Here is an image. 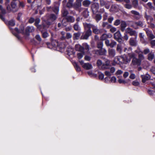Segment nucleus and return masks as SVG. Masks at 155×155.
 <instances>
[{"label":"nucleus","mask_w":155,"mask_h":155,"mask_svg":"<svg viewBox=\"0 0 155 155\" xmlns=\"http://www.w3.org/2000/svg\"><path fill=\"white\" fill-rule=\"evenodd\" d=\"M1 11V13L0 14V18L4 22L5 24L9 26L10 29H11L10 26H14L15 25V21L13 20H11L9 21H5L4 18L3 17V15H5L7 12H6V10H0Z\"/></svg>","instance_id":"f257e3e1"},{"label":"nucleus","mask_w":155,"mask_h":155,"mask_svg":"<svg viewBox=\"0 0 155 155\" xmlns=\"http://www.w3.org/2000/svg\"><path fill=\"white\" fill-rule=\"evenodd\" d=\"M56 16L53 14H51L48 16L47 20L45 21V23L48 26V28L49 25L52 24L54 21L57 18Z\"/></svg>","instance_id":"f03ea898"},{"label":"nucleus","mask_w":155,"mask_h":155,"mask_svg":"<svg viewBox=\"0 0 155 155\" xmlns=\"http://www.w3.org/2000/svg\"><path fill=\"white\" fill-rule=\"evenodd\" d=\"M144 58L138 57L133 58L131 64L132 66H140L141 64V61L143 60Z\"/></svg>","instance_id":"7ed1b4c3"},{"label":"nucleus","mask_w":155,"mask_h":155,"mask_svg":"<svg viewBox=\"0 0 155 155\" xmlns=\"http://www.w3.org/2000/svg\"><path fill=\"white\" fill-rule=\"evenodd\" d=\"M114 38L119 42L121 43L122 41L121 38V35L119 31H117L114 34Z\"/></svg>","instance_id":"20e7f679"},{"label":"nucleus","mask_w":155,"mask_h":155,"mask_svg":"<svg viewBox=\"0 0 155 155\" xmlns=\"http://www.w3.org/2000/svg\"><path fill=\"white\" fill-rule=\"evenodd\" d=\"M94 15L95 16V19L97 21L100 20L101 18L100 13L98 10H92Z\"/></svg>","instance_id":"39448f33"},{"label":"nucleus","mask_w":155,"mask_h":155,"mask_svg":"<svg viewBox=\"0 0 155 155\" xmlns=\"http://www.w3.org/2000/svg\"><path fill=\"white\" fill-rule=\"evenodd\" d=\"M92 33L91 29H89L86 31L84 35H82L81 37V39H87L88 37L91 35Z\"/></svg>","instance_id":"423d86ee"},{"label":"nucleus","mask_w":155,"mask_h":155,"mask_svg":"<svg viewBox=\"0 0 155 155\" xmlns=\"http://www.w3.org/2000/svg\"><path fill=\"white\" fill-rule=\"evenodd\" d=\"M15 29V31H16L18 33H21L23 35H24L25 34L24 32V26L22 25H20L19 29L17 28H16Z\"/></svg>","instance_id":"0eeeda50"},{"label":"nucleus","mask_w":155,"mask_h":155,"mask_svg":"<svg viewBox=\"0 0 155 155\" xmlns=\"http://www.w3.org/2000/svg\"><path fill=\"white\" fill-rule=\"evenodd\" d=\"M83 0H76V2L73 4V8L74 9L79 8L81 6V2Z\"/></svg>","instance_id":"6e6552de"},{"label":"nucleus","mask_w":155,"mask_h":155,"mask_svg":"<svg viewBox=\"0 0 155 155\" xmlns=\"http://www.w3.org/2000/svg\"><path fill=\"white\" fill-rule=\"evenodd\" d=\"M129 43L130 45L132 46H136L137 45V42L136 39V38H131L129 41Z\"/></svg>","instance_id":"1a4fd4ad"},{"label":"nucleus","mask_w":155,"mask_h":155,"mask_svg":"<svg viewBox=\"0 0 155 155\" xmlns=\"http://www.w3.org/2000/svg\"><path fill=\"white\" fill-rule=\"evenodd\" d=\"M142 78V81L143 83H145L150 78V76L148 74H146L145 75H142L141 76Z\"/></svg>","instance_id":"9d476101"},{"label":"nucleus","mask_w":155,"mask_h":155,"mask_svg":"<svg viewBox=\"0 0 155 155\" xmlns=\"http://www.w3.org/2000/svg\"><path fill=\"white\" fill-rule=\"evenodd\" d=\"M112 37V35L109 34H103L100 37V39L102 41L106 40L108 38Z\"/></svg>","instance_id":"9b49d317"},{"label":"nucleus","mask_w":155,"mask_h":155,"mask_svg":"<svg viewBox=\"0 0 155 155\" xmlns=\"http://www.w3.org/2000/svg\"><path fill=\"white\" fill-rule=\"evenodd\" d=\"M126 33L129 34L130 35H135L136 34V31H133L130 28H128L126 30Z\"/></svg>","instance_id":"f8f14e48"},{"label":"nucleus","mask_w":155,"mask_h":155,"mask_svg":"<svg viewBox=\"0 0 155 155\" xmlns=\"http://www.w3.org/2000/svg\"><path fill=\"white\" fill-rule=\"evenodd\" d=\"M35 29L33 27H27L25 30V34L26 35H29V32H32L34 31Z\"/></svg>","instance_id":"ddd939ff"},{"label":"nucleus","mask_w":155,"mask_h":155,"mask_svg":"<svg viewBox=\"0 0 155 155\" xmlns=\"http://www.w3.org/2000/svg\"><path fill=\"white\" fill-rule=\"evenodd\" d=\"M108 52L109 56L111 57H114L116 54L115 50L113 49H109L108 50Z\"/></svg>","instance_id":"4468645a"},{"label":"nucleus","mask_w":155,"mask_h":155,"mask_svg":"<svg viewBox=\"0 0 155 155\" xmlns=\"http://www.w3.org/2000/svg\"><path fill=\"white\" fill-rule=\"evenodd\" d=\"M83 67L86 70L91 69L93 68L92 65L89 63H85L83 65Z\"/></svg>","instance_id":"2eb2a0df"},{"label":"nucleus","mask_w":155,"mask_h":155,"mask_svg":"<svg viewBox=\"0 0 155 155\" xmlns=\"http://www.w3.org/2000/svg\"><path fill=\"white\" fill-rule=\"evenodd\" d=\"M75 49L76 51L81 52L84 51V48L79 45H77L75 46Z\"/></svg>","instance_id":"dca6fc26"},{"label":"nucleus","mask_w":155,"mask_h":155,"mask_svg":"<svg viewBox=\"0 0 155 155\" xmlns=\"http://www.w3.org/2000/svg\"><path fill=\"white\" fill-rule=\"evenodd\" d=\"M91 3V2L89 0H85L82 2V5L85 7H88Z\"/></svg>","instance_id":"f3484780"},{"label":"nucleus","mask_w":155,"mask_h":155,"mask_svg":"<svg viewBox=\"0 0 155 155\" xmlns=\"http://www.w3.org/2000/svg\"><path fill=\"white\" fill-rule=\"evenodd\" d=\"M135 52L138 55V57L144 58V57L143 54V52L139 49H137L135 51Z\"/></svg>","instance_id":"a211bd4d"},{"label":"nucleus","mask_w":155,"mask_h":155,"mask_svg":"<svg viewBox=\"0 0 155 155\" xmlns=\"http://www.w3.org/2000/svg\"><path fill=\"white\" fill-rule=\"evenodd\" d=\"M93 32L95 34H99L102 33V30L98 29L95 27L93 26L92 27Z\"/></svg>","instance_id":"6ab92c4d"},{"label":"nucleus","mask_w":155,"mask_h":155,"mask_svg":"<svg viewBox=\"0 0 155 155\" xmlns=\"http://www.w3.org/2000/svg\"><path fill=\"white\" fill-rule=\"evenodd\" d=\"M154 57V54L153 52H151L147 55V59L150 61H152Z\"/></svg>","instance_id":"aec40b11"},{"label":"nucleus","mask_w":155,"mask_h":155,"mask_svg":"<svg viewBox=\"0 0 155 155\" xmlns=\"http://www.w3.org/2000/svg\"><path fill=\"white\" fill-rule=\"evenodd\" d=\"M127 24L124 21H121L120 25V29L122 31H124L125 28L127 26Z\"/></svg>","instance_id":"412c9836"},{"label":"nucleus","mask_w":155,"mask_h":155,"mask_svg":"<svg viewBox=\"0 0 155 155\" xmlns=\"http://www.w3.org/2000/svg\"><path fill=\"white\" fill-rule=\"evenodd\" d=\"M123 64H126L129 62L130 60L128 58V57L126 55L122 56Z\"/></svg>","instance_id":"4be33fe9"},{"label":"nucleus","mask_w":155,"mask_h":155,"mask_svg":"<svg viewBox=\"0 0 155 155\" xmlns=\"http://www.w3.org/2000/svg\"><path fill=\"white\" fill-rule=\"evenodd\" d=\"M99 8V4L97 3H94L91 5V9L93 10L95 9V10H97Z\"/></svg>","instance_id":"5701e85b"},{"label":"nucleus","mask_w":155,"mask_h":155,"mask_svg":"<svg viewBox=\"0 0 155 155\" xmlns=\"http://www.w3.org/2000/svg\"><path fill=\"white\" fill-rule=\"evenodd\" d=\"M146 32L147 35L149 37L150 39H152L155 38V36L149 31H147Z\"/></svg>","instance_id":"b1692460"},{"label":"nucleus","mask_w":155,"mask_h":155,"mask_svg":"<svg viewBox=\"0 0 155 155\" xmlns=\"http://www.w3.org/2000/svg\"><path fill=\"white\" fill-rule=\"evenodd\" d=\"M73 0H68L66 4L67 7L69 8H70L72 7H73Z\"/></svg>","instance_id":"393cba45"},{"label":"nucleus","mask_w":155,"mask_h":155,"mask_svg":"<svg viewBox=\"0 0 155 155\" xmlns=\"http://www.w3.org/2000/svg\"><path fill=\"white\" fill-rule=\"evenodd\" d=\"M110 61L108 60H106L105 61V64H103L102 65V68L103 69H107V68L105 67V66H109L110 64Z\"/></svg>","instance_id":"a878e982"},{"label":"nucleus","mask_w":155,"mask_h":155,"mask_svg":"<svg viewBox=\"0 0 155 155\" xmlns=\"http://www.w3.org/2000/svg\"><path fill=\"white\" fill-rule=\"evenodd\" d=\"M97 47L99 48H102L103 45V42L102 41L100 40H98L97 42Z\"/></svg>","instance_id":"bb28decb"},{"label":"nucleus","mask_w":155,"mask_h":155,"mask_svg":"<svg viewBox=\"0 0 155 155\" xmlns=\"http://www.w3.org/2000/svg\"><path fill=\"white\" fill-rule=\"evenodd\" d=\"M52 45L53 46V48L54 50H57V48L56 47L58 46V42L56 41L53 40L52 42Z\"/></svg>","instance_id":"cd10ccee"},{"label":"nucleus","mask_w":155,"mask_h":155,"mask_svg":"<svg viewBox=\"0 0 155 155\" xmlns=\"http://www.w3.org/2000/svg\"><path fill=\"white\" fill-rule=\"evenodd\" d=\"M47 27L48 26H46L44 25H39L37 26V27L40 31L42 32L46 27L48 28Z\"/></svg>","instance_id":"c85d7f7f"},{"label":"nucleus","mask_w":155,"mask_h":155,"mask_svg":"<svg viewBox=\"0 0 155 155\" xmlns=\"http://www.w3.org/2000/svg\"><path fill=\"white\" fill-rule=\"evenodd\" d=\"M67 21L69 22H73L74 21V19L72 16H68L66 18Z\"/></svg>","instance_id":"c756f323"},{"label":"nucleus","mask_w":155,"mask_h":155,"mask_svg":"<svg viewBox=\"0 0 155 155\" xmlns=\"http://www.w3.org/2000/svg\"><path fill=\"white\" fill-rule=\"evenodd\" d=\"M100 55H103L105 54L106 53L107 51L104 48H100Z\"/></svg>","instance_id":"7c9ffc66"},{"label":"nucleus","mask_w":155,"mask_h":155,"mask_svg":"<svg viewBox=\"0 0 155 155\" xmlns=\"http://www.w3.org/2000/svg\"><path fill=\"white\" fill-rule=\"evenodd\" d=\"M132 4L133 6L136 8L138 5V1L137 0H133L132 2Z\"/></svg>","instance_id":"2f4dec72"},{"label":"nucleus","mask_w":155,"mask_h":155,"mask_svg":"<svg viewBox=\"0 0 155 155\" xmlns=\"http://www.w3.org/2000/svg\"><path fill=\"white\" fill-rule=\"evenodd\" d=\"M116 59L118 61V63L123 64L122 56L118 57Z\"/></svg>","instance_id":"473e14b6"},{"label":"nucleus","mask_w":155,"mask_h":155,"mask_svg":"<svg viewBox=\"0 0 155 155\" xmlns=\"http://www.w3.org/2000/svg\"><path fill=\"white\" fill-rule=\"evenodd\" d=\"M117 51L118 52L120 53L121 54L122 52V48L121 46L119 44H118L117 46Z\"/></svg>","instance_id":"72a5a7b5"},{"label":"nucleus","mask_w":155,"mask_h":155,"mask_svg":"<svg viewBox=\"0 0 155 155\" xmlns=\"http://www.w3.org/2000/svg\"><path fill=\"white\" fill-rule=\"evenodd\" d=\"M117 44L116 42L114 41H111L109 47L111 48H114Z\"/></svg>","instance_id":"f704fd0d"},{"label":"nucleus","mask_w":155,"mask_h":155,"mask_svg":"<svg viewBox=\"0 0 155 155\" xmlns=\"http://www.w3.org/2000/svg\"><path fill=\"white\" fill-rule=\"evenodd\" d=\"M81 52V53H78L77 54L78 58L79 59L81 58L84 54V51Z\"/></svg>","instance_id":"c9c22d12"},{"label":"nucleus","mask_w":155,"mask_h":155,"mask_svg":"<svg viewBox=\"0 0 155 155\" xmlns=\"http://www.w3.org/2000/svg\"><path fill=\"white\" fill-rule=\"evenodd\" d=\"M83 46L84 47L85 49L88 51L90 50V47L89 45L86 43H83Z\"/></svg>","instance_id":"e433bc0d"},{"label":"nucleus","mask_w":155,"mask_h":155,"mask_svg":"<svg viewBox=\"0 0 155 155\" xmlns=\"http://www.w3.org/2000/svg\"><path fill=\"white\" fill-rule=\"evenodd\" d=\"M146 5L150 9H155V7L152 5V3L151 2H148Z\"/></svg>","instance_id":"4c0bfd02"},{"label":"nucleus","mask_w":155,"mask_h":155,"mask_svg":"<svg viewBox=\"0 0 155 155\" xmlns=\"http://www.w3.org/2000/svg\"><path fill=\"white\" fill-rule=\"evenodd\" d=\"M74 39H77L80 35V33L79 32H78L74 34Z\"/></svg>","instance_id":"58836bf2"},{"label":"nucleus","mask_w":155,"mask_h":155,"mask_svg":"<svg viewBox=\"0 0 155 155\" xmlns=\"http://www.w3.org/2000/svg\"><path fill=\"white\" fill-rule=\"evenodd\" d=\"M128 55L130 58H136V57L135 54L134 53L131 52V53H129L128 54Z\"/></svg>","instance_id":"ea45409f"},{"label":"nucleus","mask_w":155,"mask_h":155,"mask_svg":"<svg viewBox=\"0 0 155 155\" xmlns=\"http://www.w3.org/2000/svg\"><path fill=\"white\" fill-rule=\"evenodd\" d=\"M35 23L34 24L35 26L37 27L39 25H38V24L40 23V20L39 18H37L35 20Z\"/></svg>","instance_id":"a19ab883"},{"label":"nucleus","mask_w":155,"mask_h":155,"mask_svg":"<svg viewBox=\"0 0 155 155\" xmlns=\"http://www.w3.org/2000/svg\"><path fill=\"white\" fill-rule=\"evenodd\" d=\"M83 15L85 18H87L89 15L88 12L87 10H84L83 12Z\"/></svg>","instance_id":"79ce46f5"},{"label":"nucleus","mask_w":155,"mask_h":155,"mask_svg":"<svg viewBox=\"0 0 155 155\" xmlns=\"http://www.w3.org/2000/svg\"><path fill=\"white\" fill-rule=\"evenodd\" d=\"M150 52V49L149 48H147L143 50V53L145 54H147L148 53L149 54Z\"/></svg>","instance_id":"37998d69"},{"label":"nucleus","mask_w":155,"mask_h":155,"mask_svg":"<svg viewBox=\"0 0 155 155\" xmlns=\"http://www.w3.org/2000/svg\"><path fill=\"white\" fill-rule=\"evenodd\" d=\"M11 5L12 8L14 9L16 7L17 4L15 2L12 1L11 2Z\"/></svg>","instance_id":"c03bdc74"},{"label":"nucleus","mask_w":155,"mask_h":155,"mask_svg":"<svg viewBox=\"0 0 155 155\" xmlns=\"http://www.w3.org/2000/svg\"><path fill=\"white\" fill-rule=\"evenodd\" d=\"M19 7L22 8H24L25 5V3L23 2H20L19 1Z\"/></svg>","instance_id":"a18cd8bd"},{"label":"nucleus","mask_w":155,"mask_h":155,"mask_svg":"<svg viewBox=\"0 0 155 155\" xmlns=\"http://www.w3.org/2000/svg\"><path fill=\"white\" fill-rule=\"evenodd\" d=\"M74 65L76 68V70L78 71H81V68L78 65L76 62H74Z\"/></svg>","instance_id":"49530a36"},{"label":"nucleus","mask_w":155,"mask_h":155,"mask_svg":"<svg viewBox=\"0 0 155 155\" xmlns=\"http://www.w3.org/2000/svg\"><path fill=\"white\" fill-rule=\"evenodd\" d=\"M97 65L98 67H99L102 64V62L100 60H98L97 62Z\"/></svg>","instance_id":"de8ad7c7"},{"label":"nucleus","mask_w":155,"mask_h":155,"mask_svg":"<svg viewBox=\"0 0 155 155\" xmlns=\"http://www.w3.org/2000/svg\"><path fill=\"white\" fill-rule=\"evenodd\" d=\"M6 1L5 4L7 6V10H9V9L10 8V6L8 4L10 2V0H6Z\"/></svg>","instance_id":"09e8293b"},{"label":"nucleus","mask_w":155,"mask_h":155,"mask_svg":"<svg viewBox=\"0 0 155 155\" xmlns=\"http://www.w3.org/2000/svg\"><path fill=\"white\" fill-rule=\"evenodd\" d=\"M73 27L76 31H78L79 30V26L77 23L74 25Z\"/></svg>","instance_id":"8fccbe9b"},{"label":"nucleus","mask_w":155,"mask_h":155,"mask_svg":"<svg viewBox=\"0 0 155 155\" xmlns=\"http://www.w3.org/2000/svg\"><path fill=\"white\" fill-rule=\"evenodd\" d=\"M117 6L115 5H113L111 6L110 8V10H117Z\"/></svg>","instance_id":"3c124183"},{"label":"nucleus","mask_w":155,"mask_h":155,"mask_svg":"<svg viewBox=\"0 0 155 155\" xmlns=\"http://www.w3.org/2000/svg\"><path fill=\"white\" fill-rule=\"evenodd\" d=\"M91 57L90 56L85 55L84 57V59L86 61H89L91 59Z\"/></svg>","instance_id":"603ef678"},{"label":"nucleus","mask_w":155,"mask_h":155,"mask_svg":"<svg viewBox=\"0 0 155 155\" xmlns=\"http://www.w3.org/2000/svg\"><path fill=\"white\" fill-rule=\"evenodd\" d=\"M132 5L128 4H126L125 5V7L127 9H130L131 8Z\"/></svg>","instance_id":"864d4df0"},{"label":"nucleus","mask_w":155,"mask_h":155,"mask_svg":"<svg viewBox=\"0 0 155 155\" xmlns=\"http://www.w3.org/2000/svg\"><path fill=\"white\" fill-rule=\"evenodd\" d=\"M35 38L38 41H41V39L40 37V36L38 35H37L35 37Z\"/></svg>","instance_id":"5fc2aeb1"},{"label":"nucleus","mask_w":155,"mask_h":155,"mask_svg":"<svg viewBox=\"0 0 155 155\" xmlns=\"http://www.w3.org/2000/svg\"><path fill=\"white\" fill-rule=\"evenodd\" d=\"M120 23V20H117L115 21L114 23V25L117 26L119 25Z\"/></svg>","instance_id":"6e6d98bb"},{"label":"nucleus","mask_w":155,"mask_h":155,"mask_svg":"<svg viewBox=\"0 0 155 155\" xmlns=\"http://www.w3.org/2000/svg\"><path fill=\"white\" fill-rule=\"evenodd\" d=\"M110 81L112 82L115 83L116 81V78L115 77H112L111 78Z\"/></svg>","instance_id":"4d7b16f0"},{"label":"nucleus","mask_w":155,"mask_h":155,"mask_svg":"<svg viewBox=\"0 0 155 155\" xmlns=\"http://www.w3.org/2000/svg\"><path fill=\"white\" fill-rule=\"evenodd\" d=\"M123 72L121 70H118L115 73L116 75H120L122 74Z\"/></svg>","instance_id":"13d9d810"},{"label":"nucleus","mask_w":155,"mask_h":155,"mask_svg":"<svg viewBox=\"0 0 155 155\" xmlns=\"http://www.w3.org/2000/svg\"><path fill=\"white\" fill-rule=\"evenodd\" d=\"M105 75L107 76H110L111 75V73L110 72L106 71L104 72Z\"/></svg>","instance_id":"bf43d9fd"},{"label":"nucleus","mask_w":155,"mask_h":155,"mask_svg":"<svg viewBox=\"0 0 155 155\" xmlns=\"http://www.w3.org/2000/svg\"><path fill=\"white\" fill-rule=\"evenodd\" d=\"M48 35V34L46 32H44L42 33V37L44 38H47Z\"/></svg>","instance_id":"052dcab7"},{"label":"nucleus","mask_w":155,"mask_h":155,"mask_svg":"<svg viewBox=\"0 0 155 155\" xmlns=\"http://www.w3.org/2000/svg\"><path fill=\"white\" fill-rule=\"evenodd\" d=\"M118 81L120 84H125L126 83V81L121 79H119L118 80Z\"/></svg>","instance_id":"680f3d73"},{"label":"nucleus","mask_w":155,"mask_h":155,"mask_svg":"<svg viewBox=\"0 0 155 155\" xmlns=\"http://www.w3.org/2000/svg\"><path fill=\"white\" fill-rule=\"evenodd\" d=\"M131 13L132 14H134L135 15H139V13L138 12H137L135 10H132L131 11Z\"/></svg>","instance_id":"e2e57ef3"},{"label":"nucleus","mask_w":155,"mask_h":155,"mask_svg":"<svg viewBox=\"0 0 155 155\" xmlns=\"http://www.w3.org/2000/svg\"><path fill=\"white\" fill-rule=\"evenodd\" d=\"M139 84V83L137 81H134L132 82V84L134 86H138Z\"/></svg>","instance_id":"0e129e2a"},{"label":"nucleus","mask_w":155,"mask_h":155,"mask_svg":"<svg viewBox=\"0 0 155 155\" xmlns=\"http://www.w3.org/2000/svg\"><path fill=\"white\" fill-rule=\"evenodd\" d=\"M150 71L154 74H155V67H152L150 69Z\"/></svg>","instance_id":"69168bd1"},{"label":"nucleus","mask_w":155,"mask_h":155,"mask_svg":"<svg viewBox=\"0 0 155 155\" xmlns=\"http://www.w3.org/2000/svg\"><path fill=\"white\" fill-rule=\"evenodd\" d=\"M35 19L34 18H31L29 19L28 22L30 23H32L35 21Z\"/></svg>","instance_id":"338daca9"},{"label":"nucleus","mask_w":155,"mask_h":155,"mask_svg":"<svg viewBox=\"0 0 155 155\" xmlns=\"http://www.w3.org/2000/svg\"><path fill=\"white\" fill-rule=\"evenodd\" d=\"M151 47H153L155 46V40H152L150 42Z\"/></svg>","instance_id":"774afa93"}]
</instances>
